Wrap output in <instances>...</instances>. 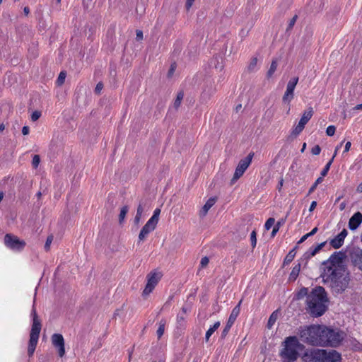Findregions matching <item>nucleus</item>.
<instances>
[{"label": "nucleus", "instance_id": "nucleus-1", "mask_svg": "<svg viewBox=\"0 0 362 362\" xmlns=\"http://www.w3.org/2000/svg\"><path fill=\"white\" fill-rule=\"evenodd\" d=\"M344 337V332L322 325H312L299 328L300 339L312 346L337 347Z\"/></svg>", "mask_w": 362, "mask_h": 362}, {"label": "nucleus", "instance_id": "nucleus-2", "mask_svg": "<svg viewBox=\"0 0 362 362\" xmlns=\"http://www.w3.org/2000/svg\"><path fill=\"white\" fill-rule=\"evenodd\" d=\"M321 277L323 283L335 295L344 292L350 283L349 274L346 267L324 269L321 274Z\"/></svg>", "mask_w": 362, "mask_h": 362}, {"label": "nucleus", "instance_id": "nucleus-3", "mask_svg": "<svg viewBox=\"0 0 362 362\" xmlns=\"http://www.w3.org/2000/svg\"><path fill=\"white\" fill-rule=\"evenodd\" d=\"M327 302L328 298L325 288L322 286H317L307 296V311L313 317H320L327 310Z\"/></svg>", "mask_w": 362, "mask_h": 362}, {"label": "nucleus", "instance_id": "nucleus-4", "mask_svg": "<svg viewBox=\"0 0 362 362\" xmlns=\"http://www.w3.org/2000/svg\"><path fill=\"white\" fill-rule=\"evenodd\" d=\"M304 362H340L341 355L336 351L311 349L307 350L303 357Z\"/></svg>", "mask_w": 362, "mask_h": 362}, {"label": "nucleus", "instance_id": "nucleus-5", "mask_svg": "<svg viewBox=\"0 0 362 362\" xmlns=\"http://www.w3.org/2000/svg\"><path fill=\"white\" fill-rule=\"evenodd\" d=\"M303 345L299 342L297 337H286L284 341V348L281 351V356L284 362H293L299 356V350Z\"/></svg>", "mask_w": 362, "mask_h": 362}, {"label": "nucleus", "instance_id": "nucleus-6", "mask_svg": "<svg viewBox=\"0 0 362 362\" xmlns=\"http://www.w3.org/2000/svg\"><path fill=\"white\" fill-rule=\"evenodd\" d=\"M41 327L42 325L40 320H35L33 321L28 348V354L29 356H32L35 352L38 341Z\"/></svg>", "mask_w": 362, "mask_h": 362}, {"label": "nucleus", "instance_id": "nucleus-7", "mask_svg": "<svg viewBox=\"0 0 362 362\" xmlns=\"http://www.w3.org/2000/svg\"><path fill=\"white\" fill-rule=\"evenodd\" d=\"M254 155L255 153L253 152H250L245 158L239 161L238 166L235 168L233 177L231 179L232 184H234L240 177L243 176L245 170L251 164Z\"/></svg>", "mask_w": 362, "mask_h": 362}, {"label": "nucleus", "instance_id": "nucleus-8", "mask_svg": "<svg viewBox=\"0 0 362 362\" xmlns=\"http://www.w3.org/2000/svg\"><path fill=\"white\" fill-rule=\"evenodd\" d=\"M161 277H162V274L160 272H150L146 276L147 283L145 286V288L143 291V295L144 296L149 295L153 291V290L154 289L156 286L158 284V283L160 280Z\"/></svg>", "mask_w": 362, "mask_h": 362}, {"label": "nucleus", "instance_id": "nucleus-9", "mask_svg": "<svg viewBox=\"0 0 362 362\" xmlns=\"http://www.w3.org/2000/svg\"><path fill=\"white\" fill-rule=\"evenodd\" d=\"M313 109L311 107L304 111L298 124L292 130L293 135L296 136L304 129L305 124L313 117Z\"/></svg>", "mask_w": 362, "mask_h": 362}, {"label": "nucleus", "instance_id": "nucleus-10", "mask_svg": "<svg viewBox=\"0 0 362 362\" xmlns=\"http://www.w3.org/2000/svg\"><path fill=\"white\" fill-rule=\"evenodd\" d=\"M4 244L10 249L17 251L22 250L25 245V241L21 240L17 236L10 233L4 236Z\"/></svg>", "mask_w": 362, "mask_h": 362}, {"label": "nucleus", "instance_id": "nucleus-11", "mask_svg": "<svg viewBox=\"0 0 362 362\" xmlns=\"http://www.w3.org/2000/svg\"><path fill=\"white\" fill-rule=\"evenodd\" d=\"M344 257V255L342 252H334L330 256L328 260L323 262V270L328 269L329 268L334 269L337 267H345L342 262Z\"/></svg>", "mask_w": 362, "mask_h": 362}, {"label": "nucleus", "instance_id": "nucleus-12", "mask_svg": "<svg viewBox=\"0 0 362 362\" xmlns=\"http://www.w3.org/2000/svg\"><path fill=\"white\" fill-rule=\"evenodd\" d=\"M242 300L239 302V303L233 309L229 318L227 321V323L224 327V329L222 331L221 333V338H225L226 335L228 334V332L230 331L231 327L234 324L235 321L236 320L237 317L238 316L240 311V304Z\"/></svg>", "mask_w": 362, "mask_h": 362}, {"label": "nucleus", "instance_id": "nucleus-13", "mask_svg": "<svg viewBox=\"0 0 362 362\" xmlns=\"http://www.w3.org/2000/svg\"><path fill=\"white\" fill-rule=\"evenodd\" d=\"M298 82V77H293L288 82L286 90L282 98V101L289 104L294 97V89Z\"/></svg>", "mask_w": 362, "mask_h": 362}, {"label": "nucleus", "instance_id": "nucleus-14", "mask_svg": "<svg viewBox=\"0 0 362 362\" xmlns=\"http://www.w3.org/2000/svg\"><path fill=\"white\" fill-rule=\"evenodd\" d=\"M52 343L53 346L58 349L59 357H63L65 354L64 339L61 334H54L52 336Z\"/></svg>", "mask_w": 362, "mask_h": 362}, {"label": "nucleus", "instance_id": "nucleus-15", "mask_svg": "<svg viewBox=\"0 0 362 362\" xmlns=\"http://www.w3.org/2000/svg\"><path fill=\"white\" fill-rule=\"evenodd\" d=\"M347 234V230L346 229H343L340 233L330 240V245L335 249L339 248L344 244V239Z\"/></svg>", "mask_w": 362, "mask_h": 362}, {"label": "nucleus", "instance_id": "nucleus-16", "mask_svg": "<svg viewBox=\"0 0 362 362\" xmlns=\"http://www.w3.org/2000/svg\"><path fill=\"white\" fill-rule=\"evenodd\" d=\"M157 223L155 222H153L150 220L147 221V223L144 225V226L141 228L139 235V240H144L147 235L153 231L156 227Z\"/></svg>", "mask_w": 362, "mask_h": 362}, {"label": "nucleus", "instance_id": "nucleus-17", "mask_svg": "<svg viewBox=\"0 0 362 362\" xmlns=\"http://www.w3.org/2000/svg\"><path fill=\"white\" fill-rule=\"evenodd\" d=\"M362 223V214L359 211L355 213L349 221V228L351 230H354L358 228Z\"/></svg>", "mask_w": 362, "mask_h": 362}, {"label": "nucleus", "instance_id": "nucleus-18", "mask_svg": "<svg viewBox=\"0 0 362 362\" xmlns=\"http://www.w3.org/2000/svg\"><path fill=\"white\" fill-rule=\"evenodd\" d=\"M351 258L354 265L362 271V250H354L351 255Z\"/></svg>", "mask_w": 362, "mask_h": 362}, {"label": "nucleus", "instance_id": "nucleus-19", "mask_svg": "<svg viewBox=\"0 0 362 362\" xmlns=\"http://www.w3.org/2000/svg\"><path fill=\"white\" fill-rule=\"evenodd\" d=\"M327 242L325 241L316 245L315 247H311L305 254L303 257L305 259H308L312 257L315 256L319 251H320L323 247L326 245Z\"/></svg>", "mask_w": 362, "mask_h": 362}, {"label": "nucleus", "instance_id": "nucleus-20", "mask_svg": "<svg viewBox=\"0 0 362 362\" xmlns=\"http://www.w3.org/2000/svg\"><path fill=\"white\" fill-rule=\"evenodd\" d=\"M327 242L325 241L316 245L315 247H311L305 254L303 257L305 259H308L312 257L315 256L319 251H320L323 247L326 245Z\"/></svg>", "mask_w": 362, "mask_h": 362}, {"label": "nucleus", "instance_id": "nucleus-21", "mask_svg": "<svg viewBox=\"0 0 362 362\" xmlns=\"http://www.w3.org/2000/svg\"><path fill=\"white\" fill-rule=\"evenodd\" d=\"M327 242L325 241L316 245L315 247H311L305 254L303 257L305 259H308L312 257L315 256L319 251H320L323 247L326 245Z\"/></svg>", "mask_w": 362, "mask_h": 362}, {"label": "nucleus", "instance_id": "nucleus-22", "mask_svg": "<svg viewBox=\"0 0 362 362\" xmlns=\"http://www.w3.org/2000/svg\"><path fill=\"white\" fill-rule=\"evenodd\" d=\"M216 202V197H211L210 199H209L206 204L202 207V209H201L199 212V216L201 217L205 216L208 213L209 210L215 204Z\"/></svg>", "mask_w": 362, "mask_h": 362}, {"label": "nucleus", "instance_id": "nucleus-23", "mask_svg": "<svg viewBox=\"0 0 362 362\" xmlns=\"http://www.w3.org/2000/svg\"><path fill=\"white\" fill-rule=\"evenodd\" d=\"M220 322H216L212 327H211L206 332L205 340L209 341L210 337L214 333V332L219 327Z\"/></svg>", "mask_w": 362, "mask_h": 362}, {"label": "nucleus", "instance_id": "nucleus-24", "mask_svg": "<svg viewBox=\"0 0 362 362\" xmlns=\"http://www.w3.org/2000/svg\"><path fill=\"white\" fill-rule=\"evenodd\" d=\"M300 270V264H298L293 267L292 269V271L289 275V280L290 281H295L296 278L298 277L299 272Z\"/></svg>", "mask_w": 362, "mask_h": 362}, {"label": "nucleus", "instance_id": "nucleus-25", "mask_svg": "<svg viewBox=\"0 0 362 362\" xmlns=\"http://www.w3.org/2000/svg\"><path fill=\"white\" fill-rule=\"evenodd\" d=\"M278 317H279V311L278 310H275L271 314V315L269 318L268 322H267V328L268 329H271L272 327V326L274 325V323L276 322Z\"/></svg>", "mask_w": 362, "mask_h": 362}, {"label": "nucleus", "instance_id": "nucleus-26", "mask_svg": "<svg viewBox=\"0 0 362 362\" xmlns=\"http://www.w3.org/2000/svg\"><path fill=\"white\" fill-rule=\"evenodd\" d=\"M337 151H338V148H337L335 149V151H334V153L332 156V158L330 159V160L326 164V165L325 166V168H323V170H322L321 172V175H322V177H325L327 175V173L330 168V166L334 160V157L336 156L337 153Z\"/></svg>", "mask_w": 362, "mask_h": 362}, {"label": "nucleus", "instance_id": "nucleus-27", "mask_svg": "<svg viewBox=\"0 0 362 362\" xmlns=\"http://www.w3.org/2000/svg\"><path fill=\"white\" fill-rule=\"evenodd\" d=\"M277 66H278L277 60L273 59L271 63L270 68L268 70L267 74V78H271L272 76V75L276 70Z\"/></svg>", "mask_w": 362, "mask_h": 362}, {"label": "nucleus", "instance_id": "nucleus-28", "mask_svg": "<svg viewBox=\"0 0 362 362\" xmlns=\"http://www.w3.org/2000/svg\"><path fill=\"white\" fill-rule=\"evenodd\" d=\"M166 321L165 320H161L159 322V327L157 329L156 334L158 336V338L160 339L163 336L164 331H165V326Z\"/></svg>", "mask_w": 362, "mask_h": 362}, {"label": "nucleus", "instance_id": "nucleus-29", "mask_svg": "<svg viewBox=\"0 0 362 362\" xmlns=\"http://www.w3.org/2000/svg\"><path fill=\"white\" fill-rule=\"evenodd\" d=\"M129 211V208L127 206H124L121 209L120 213L119 214V223L122 225L124 221V218Z\"/></svg>", "mask_w": 362, "mask_h": 362}, {"label": "nucleus", "instance_id": "nucleus-30", "mask_svg": "<svg viewBox=\"0 0 362 362\" xmlns=\"http://www.w3.org/2000/svg\"><path fill=\"white\" fill-rule=\"evenodd\" d=\"M143 211H144V208L141 206V204H139L137 207L136 214L134 218V223L136 225H139L141 218V216H142V214H143Z\"/></svg>", "mask_w": 362, "mask_h": 362}, {"label": "nucleus", "instance_id": "nucleus-31", "mask_svg": "<svg viewBox=\"0 0 362 362\" xmlns=\"http://www.w3.org/2000/svg\"><path fill=\"white\" fill-rule=\"evenodd\" d=\"M184 98V93L182 91H180L177 95V97L174 101V107L175 109H178V107L180 106L181 105V103H182V100Z\"/></svg>", "mask_w": 362, "mask_h": 362}, {"label": "nucleus", "instance_id": "nucleus-32", "mask_svg": "<svg viewBox=\"0 0 362 362\" xmlns=\"http://www.w3.org/2000/svg\"><path fill=\"white\" fill-rule=\"evenodd\" d=\"M295 255H296L295 249H293L286 256L284 261V264H288L290 262H291L293 260Z\"/></svg>", "mask_w": 362, "mask_h": 362}, {"label": "nucleus", "instance_id": "nucleus-33", "mask_svg": "<svg viewBox=\"0 0 362 362\" xmlns=\"http://www.w3.org/2000/svg\"><path fill=\"white\" fill-rule=\"evenodd\" d=\"M186 315L178 313L177 315V324L178 327H182L185 325Z\"/></svg>", "mask_w": 362, "mask_h": 362}, {"label": "nucleus", "instance_id": "nucleus-34", "mask_svg": "<svg viewBox=\"0 0 362 362\" xmlns=\"http://www.w3.org/2000/svg\"><path fill=\"white\" fill-rule=\"evenodd\" d=\"M257 58L253 57L251 59L250 64L247 66L249 71H254L256 69L257 65Z\"/></svg>", "mask_w": 362, "mask_h": 362}, {"label": "nucleus", "instance_id": "nucleus-35", "mask_svg": "<svg viewBox=\"0 0 362 362\" xmlns=\"http://www.w3.org/2000/svg\"><path fill=\"white\" fill-rule=\"evenodd\" d=\"M66 76V73L65 71H61L57 78V84L59 86H62L65 81Z\"/></svg>", "mask_w": 362, "mask_h": 362}, {"label": "nucleus", "instance_id": "nucleus-36", "mask_svg": "<svg viewBox=\"0 0 362 362\" xmlns=\"http://www.w3.org/2000/svg\"><path fill=\"white\" fill-rule=\"evenodd\" d=\"M160 214V209L157 208L154 210L153 216L149 219L150 221L158 223L159 219V215Z\"/></svg>", "mask_w": 362, "mask_h": 362}, {"label": "nucleus", "instance_id": "nucleus-37", "mask_svg": "<svg viewBox=\"0 0 362 362\" xmlns=\"http://www.w3.org/2000/svg\"><path fill=\"white\" fill-rule=\"evenodd\" d=\"M309 295L308 293V288H302L297 293L296 296L298 299H300L304 298L305 296H308Z\"/></svg>", "mask_w": 362, "mask_h": 362}, {"label": "nucleus", "instance_id": "nucleus-38", "mask_svg": "<svg viewBox=\"0 0 362 362\" xmlns=\"http://www.w3.org/2000/svg\"><path fill=\"white\" fill-rule=\"evenodd\" d=\"M322 182V177H318L315 182H314V184L311 186V187L309 189V192L308 193L309 194H311L312 192H313L315 191V189H316V187H317V185L321 183Z\"/></svg>", "mask_w": 362, "mask_h": 362}, {"label": "nucleus", "instance_id": "nucleus-39", "mask_svg": "<svg viewBox=\"0 0 362 362\" xmlns=\"http://www.w3.org/2000/svg\"><path fill=\"white\" fill-rule=\"evenodd\" d=\"M40 158L39 155H35L33 158L32 165L34 168H37L40 164Z\"/></svg>", "mask_w": 362, "mask_h": 362}, {"label": "nucleus", "instance_id": "nucleus-40", "mask_svg": "<svg viewBox=\"0 0 362 362\" xmlns=\"http://www.w3.org/2000/svg\"><path fill=\"white\" fill-rule=\"evenodd\" d=\"M275 219L274 218H269L265 223L264 227L266 230H269L274 224Z\"/></svg>", "mask_w": 362, "mask_h": 362}, {"label": "nucleus", "instance_id": "nucleus-41", "mask_svg": "<svg viewBox=\"0 0 362 362\" xmlns=\"http://www.w3.org/2000/svg\"><path fill=\"white\" fill-rule=\"evenodd\" d=\"M350 345L351 346V347L356 350L357 349H361V344L360 343L356 340L355 339H350Z\"/></svg>", "mask_w": 362, "mask_h": 362}, {"label": "nucleus", "instance_id": "nucleus-42", "mask_svg": "<svg viewBox=\"0 0 362 362\" xmlns=\"http://www.w3.org/2000/svg\"><path fill=\"white\" fill-rule=\"evenodd\" d=\"M298 18V16L297 15H295L289 21V23H288V25L286 28V31H288L290 30H291L293 27V25H295L296 22V20Z\"/></svg>", "mask_w": 362, "mask_h": 362}, {"label": "nucleus", "instance_id": "nucleus-43", "mask_svg": "<svg viewBox=\"0 0 362 362\" xmlns=\"http://www.w3.org/2000/svg\"><path fill=\"white\" fill-rule=\"evenodd\" d=\"M336 128L333 125L329 126L326 129V134L327 136H332L335 133Z\"/></svg>", "mask_w": 362, "mask_h": 362}, {"label": "nucleus", "instance_id": "nucleus-44", "mask_svg": "<svg viewBox=\"0 0 362 362\" xmlns=\"http://www.w3.org/2000/svg\"><path fill=\"white\" fill-rule=\"evenodd\" d=\"M250 240H251V245H252V247L254 248L257 244L256 232L255 230H253L250 234Z\"/></svg>", "mask_w": 362, "mask_h": 362}, {"label": "nucleus", "instance_id": "nucleus-45", "mask_svg": "<svg viewBox=\"0 0 362 362\" xmlns=\"http://www.w3.org/2000/svg\"><path fill=\"white\" fill-rule=\"evenodd\" d=\"M209 262V259L207 257H204L202 258L200 262V267L204 268L206 267Z\"/></svg>", "mask_w": 362, "mask_h": 362}, {"label": "nucleus", "instance_id": "nucleus-46", "mask_svg": "<svg viewBox=\"0 0 362 362\" xmlns=\"http://www.w3.org/2000/svg\"><path fill=\"white\" fill-rule=\"evenodd\" d=\"M52 240H53V237L52 235L47 237V240L45 244V249L47 251H48L49 250L50 245L52 242Z\"/></svg>", "mask_w": 362, "mask_h": 362}, {"label": "nucleus", "instance_id": "nucleus-47", "mask_svg": "<svg viewBox=\"0 0 362 362\" xmlns=\"http://www.w3.org/2000/svg\"><path fill=\"white\" fill-rule=\"evenodd\" d=\"M320 151H321V148L320 147L319 145H315L311 149L312 154L315 155V156L319 155L320 153Z\"/></svg>", "mask_w": 362, "mask_h": 362}, {"label": "nucleus", "instance_id": "nucleus-48", "mask_svg": "<svg viewBox=\"0 0 362 362\" xmlns=\"http://www.w3.org/2000/svg\"><path fill=\"white\" fill-rule=\"evenodd\" d=\"M103 88V83L102 82H99L97 83L95 88V93L97 95H99Z\"/></svg>", "mask_w": 362, "mask_h": 362}, {"label": "nucleus", "instance_id": "nucleus-49", "mask_svg": "<svg viewBox=\"0 0 362 362\" xmlns=\"http://www.w3.org/2000/svg\"><path fill=\"white\" fill-rule=\"evenodd\" d=\"M40 116H41L40 112L35 111L31 115V119L33 122L37 121L40 118Z\"/></svg>", "mask_w": 362, "mask_h": 362}, {"label": "nucleus", "instance_id": "nucleus-50", "mask_svg": "<svg viewBox=\"0 0 362 362\" xmlns=\"http://www.w3.org/2000/svg\"><path fill=\"white\" fill-rule=\"evenodd\" d=\"M280 228V223H277L273 228V230L272 231V237H274L276 233L279 231Z\"/></svg>", "mask_w": 362, "mask_h": 362}, {"label": "nucleus", "instance_id": "nucleus-51", "mask_svg": "<svg viewBox=\"0 0 362 362\" xmlns=\"http://www.w3.org/2000/svg\"><path fill=\"white\" fill-rule=\"evenodd\" d=\"M175 70V65L172 64L170 68V69H169V71H168V75L169 77L173 76Z\"/></svg>", "mask_w": 362, "mask_h": 362}, {"label": "nucleus", "instance_id": "nucleus-52", "mask_svg": "<svg viewBox=\"0 0 362 362\" xmlns=\"http://www.w3.org/2000/svg\"><path fill=\"white\" fill-rule=\"evenodd\" d=\"M137 40H143V33L141 30H136V37Z\"/></svg>", "mask_w": 362, "mask_h": 362}, {"label": "nucleus", "instance_id": "nucleus-53", "mask_svg": "<svg viewBox=\"0 0 362 362\" xmlns=\"http://www.w3.org/2000/svg\"><path fill=\"white\" fill-rule=\"evenodd\" d=\"M310 237V235H308V233L304 235L303 236L301 237V238L298 240V244H301L303 243L305 240H307L308 238Z\"/></svg>", "mask_w": 362, "mask_h": 362}, {"label": "nucleus", "instance_id": "nucleus-54", "mask_svg": "<svg viewBox=\"0 0 362 362\" xmlns=\"http://www.w3.org/2000/svg\"><path fill=\"white\" fill-rule=\"evenodd\" d=\"M194 1V0H187L186 5H185L187 10H189V8L192 6Z\"/></svg>", "mask_w": 362, "mask_h": 362}, {"label": "nucleus", "instance_id": "nucleus-55", "mask_svg": "<svg viewBox=\"0 0 362 362\" xmlns=\"http://www.w3.org/2000/svg\"><path fill=\"white\" fill-rule=\"evenodd\" d=\"M22 134L23 135H27L29 134V127L28 126H24L22 129Z\"/></svg>", "mask_w": 362, "mask_h": 362}, {"label": "nucleus", "instance_id": "nucleus-56", "mask_svg": "<svg viewBox=\"0 0 362 362\" xmlns=\"http://www.w3.org/2000/svg\"><path fill=\"white\" fill-rule=\"evenodd\" d=\"M351 144L350 141H347L345 144L344 147V152H348L351 148Z\"/></svg>", "mask_w": 362, "mask_h": 362}, {"label": "nucleus", "instance_id": "nucleus-57", "mask_svg": "<svg viewBox=\"0 0 362 362\" xmlns=\"http://www.w3.org/2000/svg\"><path fill=\"white\" fill-rule=\"evenodd\" d=\"M316 206H317V202L315 201L312 202V203L310 206L309 211H313L315 209Z\"/></svg>", "mask_w": 362, "mask_h": 362}, {"label": "nucleus", "instance_id": "nucleus-58", "mask_svg": "<svg viewBox=\"0 0 362 362\" xmlns=\"http://www.w3.org/2000/svg\"><path fill=\"white\" fill-rule=\"evenodd\" d=\"M32 315H33V321L35 320H39L38 316L36 313V310L34 308L32 310Z\"/></svg>", "mask_w": 362, "mask_h": 362}, {"label": "nucleus", "instance_id": "nucleus-59", "mask_svg": "<svg viewBox=\"0 0 362 362\" xmlns=\"http://www.w3.org/2000/svg\"><path fill=\"white\" fill-rule=\"evenodd\" d=\"M189 310V309L186 307H182L181 309V311L179 313L180 314H183L187 316V313Z\"/></svg>", "mask_w": 362, "mask_h": 362}, {"label": "nucleus", "instance_id": "nucleus-60", "mask_svg": "<svg viewBox=\"0 0 362 362\" xmlns=\"http://www.w3.org/2000/svg\"><path fill=\"white\" fill-rule=\"evenodd\" d=\"M318 230L317 227H315L310 233H308V235L310 236L314 235Z\"/></svg>", "mask_w": 362, "mask_h": 362}, {"label": "nucleus", "instance_id": "nucleus-61", "mask_svg": "<svg viewBox=\"0 0 362 362\" xmlns=\"http://www.w3.org/2000/svg\"><path fill=\"white\" fill-rule=\"evenodd\" d=\"M354 110H362V104H359V105H356L354 107Z\"/></svg>", "mask_w": 362, "mask_h": 362}, {"label": "nucleus", "instance_id": "nucleus-62", "mask_svg": "<svg viewBox=\"0 0 362 362\" xmlns=\"http://www.w3.org/2000/svg\"><path fill=\"white\" fill-rule=\"evenodd\" d=\"M346 207V203L345 202H342L340 204V206H339V209L341 211L344 210Z\"/></svg>", "mask_w": 362, "mask_h": 362}, {"label": "nucleus", "instance_id": "nucleus-63", "mask_svg": "<svg viewBox=\"0 0 362 362\" xmlns=\"http://www.w3.org/2000/svg\"><path fill=\"white\" fill-rule=\"evenodd\" d=\"M357 191L362 192V182L358 186Z\"/></svg>", "mask_w": 362, "mask_h": 362}, {"label": "nucleus", "instance_id": "nucleus-64", "mask_svg": "<svg viewBox=\"0 0 362 362\" xmlns=\"http://www.w3.org/2000/svg\"><path fill=\"white\" fill-rule=\"evenodd\" d=\"M23 11L26 15H28L29 13L30 10H29L28 7H25L23 9Z\"/></svg>", "mask_w": 362, "mask_h": 362}]
</instances>
